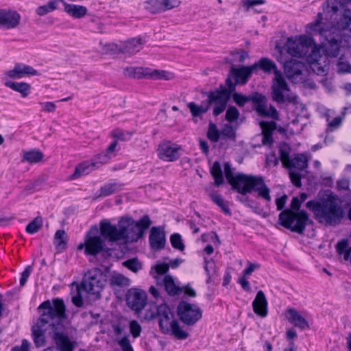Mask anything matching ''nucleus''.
Here are the masks:
<instances>
[{"label":"nucleus","mask_w":351,"mask_h":351,"mask_svg":"<svg viewBox=\"0 0 351 351\" xmlns=\"http://www.w3.org/2000/svg\"><path fill=\"white\" fill-rule=\"evenodd\" d=\"M111 135L117 141V140L126 141L130 140L133 133L132 132H124L122 130L117 128L112 132Z\"/></svg>","instance_id":"de8ad7c7"},{"label":"nucleus","mask_w":351,"mask_h":351,"mask_svg":"<svg viewBox=\"0 0 351 351\" xmlns=\"http://www.w3.org/2000/svg\"><path fill=\"white\" fill-rule=\"evenodd\" d=\"M62 2L64 5V11L75 18H82L87 13L86 8L83 5L66 3L64 1Z\"/></svg>","instance_id":"c756f323"},{"label":"nucleus","mask_w":351,"mask_h":351,"mask_svg":"<svg viewBox=\"0 0 351 351\" xmlns=\"http://www.w3.org/2000/svg\"><path fill=\"white\" fill-rule=\"evenodd\" d=\"M207 137L212 142H217L221 137V130H219L217 125L210 122L207 132Z\"/></svg>","instance_id":"37998d69"},{"label":"nucleus","mask_w":351,"mask_h":351,"mask_svg":"<svg viewBox=\"0 0 351 351\" xmlns=\"http://www.w3.org/2000/svg\"><path fill=\"white\" fill-rule=\"evenodd\" d=\"M280 158L284 166L287 164L291 158H290L291 147L287 143L280 144L279 147Z\"/></svg>","instance_id":"79ce46f5"},{"label":"nucleus","mask_w":351,"mask_h":351,"mask_svg":"<svg viewBox=\"0 0 351 351\" xmlns=\"http://www.w3.org/2000/svg\"><path fill=\"white\" fill-rule=\"evenodd\" d=\"M313 39L306 36H300L298 39L288 38L286 43L287 51L293 57L306 56L313 45Z\"/></svg>","instance_id":"ddd939ff"},{"label":"nucleus","mask_w":351,"mask_h":351,"mask_svg":"<svg viewBox=\"0 0 351 351\" xmlns=\"http://www.w3.org/2000/svg\"><path fill=\"white\" fill-rule=\"evenodd\" d=\"M21 15L15 10H0V28L10 29L16 28L21 22Z\"/></svg>","instance_id":"aec40b11"},{"label":"nucleus","mask_w":351,"mask_h":351,"mask_svg":"<svg viewBox=\"0 0 351 351\" xmlns=\"http://www.w3.org/2000/svg\"><path fill=\"white\" fill-rule=\"evenodd\" d=\"M38 75V71L34 69L32 66L23 63H16L14 64L12 69L5 73V78L18 80Z\"/></svg>","instance_id":"6ab92c4d"},{"label":"nucleus","mask_w":351,"mask_h":351,"mask_svg":"<svg viewBox=\"0 0 351 351\" xmlns=\"http://www.w3.org/2000/svg\"><path fill=\"white\" fill-rule=\"evenodd\" d=\"M289 177L291 180L293 184H294L297 187H300L302 186L301 182V174L297 170H291L289 171Z\"/></svg>","instance_id":"6e6d98bb"},{"label":"nucleus","mask_w":351,"mask_h":351,"mask_svg":"<svg viewBox=\"0 0 351 351\" xmlns=\"http://www.w3.org/2000/svg\"><path fill=\"white\" fill-rule=\"evenodd\" d=\"M262 144L271 146L274 143L272 131L263 129L262 131Z\"/></svg>","instance_id":"5fc2aeb1"},{"label":"nucleus","mask_w":351,"mask_h":351,"mask_svg":"<svg viewBox=\"0 0 351 351\" xmlns=\"http://www.w3.org/2000/svg\"><path fill=\"white\" fill-rule=\"evenodd\" d=\"M210 172L214 179L215 185L216 186H219L223 184L224 178L223 176L221 167L219 161H215L213 162V166L210 167Z\"/></svg>","instance_id":"7c9ffc66"},{"label":"nucleus","mask_w":351,"mask_h":351,"mask_svg":"<svg viewBox=\"0 0 351 351\" xmlns=\"http://www.w3.org/2000/svg\"><path fill=\"white\" fill-rule=\"evenodd\" d=\"M111 158L106 152L97 154L90 161H84L77 165L71 175V179L74 180L88 174L93 169L108 163Z\"/></svg>","instance_id":"f8f14e48"},{"label":"nucleus","mask_w":351,"mask_h":351,"mask_svg":"<svg viewBox=\"0 0 351 351\" xmlns=\"http://www.w3.org/2000/svg\"><path fill=\"white\" fill-rule=\"evenodd\" d=\"M180 149L181 146L170 141H164L158 146V157L161 160L167 162L176 161L180 156Z\"/></svg>","instance_id":"f3484780"},{"label":"nucleus","mask_w":351,"mask_h":351,"mask_svg":"<svg viewBox=\"0 0 351 351\" xmlns=\"http://www.w3.org/2000/svg\"><path fill=\"white\" fill-rule=\"evenodd\" d=\"M11 351H31L30 343L27 339H23L21 346L13 347Z\"/></svg>","instance_id":"774afa93"},{"label":"nucleus","mask_w":351,"mask_h":351,"mask_svg":"<svg viewBox=\"0 0 351 351\" xmlns=\"http://www.w3.org/2000/svg\"><path fill=\"white\" fill-rule=\"evenodd\" d=\"M236 130L237 128H234L232 125L226 123L221 130V136L231 141H235L237 137Z\"/></svg>","instance_id":"ea45409f"},{"label":"nucleus","mask_w":351,"mask_h":351,"mask_svg":"<svg viewBox=\"0 0 351 351\" xmlns=\"http://www.w3.org/2000/svg\"><path fill=\"white\" fill-rule=\"evenodd\" d=\"M170 242L172 247L180 251L184 250V244L182 242L181 235L178 233H174L170 237Z\"/></svg>","instance_id":"8fccbe9b"},{"label":"nucleus","mask_w":351,"mask_h":351,"mask_svg":"<svg viewBox=\"0 0 351 351\" xmlns=\"http://www.w3.org/2000/svg\"><path fill=\"white\" fill-rule=\"evenodd\" d=\"M253 73L254 70L252 65L241 66L232 65L226 80V85L230 89V91L234 92L237 85L247 84Z\"/></svg>","instance_id":"9d476101"},{"label":"nucleus","mask_w":351,"mask_h":351,"mask_svg":"<svg viewBox=\"0 0 351 351\" xmlns=\"http://www.w3.org/2000/svg\"><path fill=\"white\" fill-rule=\"evenodd\" d=\"M285 315L287 321L295 327L301 330L308 329L310 328L306 318L294 308H290L286 310Z\"/></svg>","instance_id":"4be33fe9"},{"label":"nucleus","mask_w":351,"mask_h":351,"mask_svg":"<svg viewBox=\"0 0 351 351\" xmlns=\"http://www.w3.org/2000/svg\"><path fill=\"white\" fill-rule=\"evenodd\" d=\"M233 92L234 91H230L229 88H226L223 85L221 84L218 88L207 93V104L210 106L211 104H216L225 101H228Z\"/></svg>","instance_id":"5701e85b"},{"label":"nucleus","mask_w":351,"mask_h":351,"mask_svg":"<svg viewBox=\"0 0 351 351\" xmlns=\"http://www.w3.org/2000/svg\"><path fill=\"white\" fill-rule=\"evenodd\" d=\"M119 346L121 347L122 351H134L128 336H125L117 341Z\"/></svg>","instance_id":"4d7b16f0"},{"label":"nucleus","mask_w":351,"mask_h":351,"mask_svg":"<svg viewBox=\"0 0 351 351\" xmlns=\"http://www.w3.org/2000/svg\"><path fill=\"white\" fill-rule=\"evenodd\" d=\"M123 265L133 272H137L141 269V265L137 258L129 259L123 263Z\"/></svg>","instance_id":"603ef678"},{"label":"nucleus","mask_w":351,"mask_h":351,"mask_svg":"<svg viewBox=\"0 0 351 351\" xmlns=\"http://www.w3.org/2000/svg\"><path fill=\"white\" fill-rule=\"evenodd\" d=\"M144 43L141 38H134L122 43V53L132 56L138 52L143 47Z\"/></svg>","instance_id":"393cba45"},{"label":"nucleus","mask_w":351,"mask_h":351,"mask_svg":"<svg viewBox=\"0 0 351 351\" xmlns=\"http://www.w3.org/2000/svg\"><path fill=\"white\" fill-rule=\"evenodd\" d=\"M165 289L171 296L179 295L183 292V289L176 285L173 278L170 275H166L163 279Z\"/></svg>","instance_id":"bb28decb"},{"label":"nucleus","mask_w":351,"mask_h":351,"mask_svg":"<svg viewBox=\"0 0 351 351\" xmlns=\"http://www.w3.org/2000/svg\"><path fill=\"white\" fill-rule=\"evenodd\" d=\"M279 223L284 228L299 234H303L307 226L313 224L308 213L302 210L293 213L292 210H284L278 215Z\"/></svg>","instance_id":"6e6552de"},{"label":"nucleus","mask_w":351,"mask_h":351,"mask_svg":"<svg viewBox=\"0 0 351 351\" xmlns=\"http://www.w3.org/2000/svg\"><path fill=\"white\" fill-rule=\"evenodd\" d=\"M147 293L142 289L131 288L125 294V302L131 310L139 313L147 304Z\"/></svg>","instance_id":"2eb2a0df"},{"label":"nucleus","mask_w":351,"mask_h":351,"mask_svg":"<svg viewBox=\"0 0 351 351\" xmlns=\"http://www.w3.org/2000/svg\"><path fill=\"white\" fill-rule=\"evenodd\" d=\"M43 154L38 149H32L29 152H25L23 154V160L26 161L30 164L37 163L41 161L43 158Z\"/></svg>","instance_id":"f704fd0d"},{"label":"nucleus","mask_w":351,"mask_h":351,"mask_svg":"<svg viewBox=\"0 0 351 351\" xmlns=\"http://www.w3.org/2000/svg\"><path fill=\"white\" fill-rule=\"evenodd\" d=\"M82 287L88 293L95 295L97 298H100V293L104 287L101 271L98 269L89 271L82 283Z\"/></svg>","instance_id":"4468645a"},{"label":"nucleus","mask_w":351,"mask_h":351,"mask_svg":"<svg viewBox=\"0 0 351 351\" xmlns=\"http://www.w3.org/2000/svg\"><path fill=\"white\" fill-rule=\"evenodd\" d=\"M33 271V266L32 265H28L25 267V270L21 273V276L20 278V285L21 287H23L29 277L31 273Z\"/></svg>","instance_id":"052dcab7"},{"label":"nucleus","mask_w":351,"mask_h":351,"mask_svg":"<svg viewBox=\"0 0 351 351\" xmlns=\"http://www.w3.org/2000/svg\"><path fill=\"white\" fill-rule=\"evenodd\" d=\"M157 316L159 328L163 334L173 335L180 340L189 337V334L181 328L178 320L173 319V314L167 305L161 304L158 306Z\"/></svg>","instance_id":"0eeeda50"},{"label":"nucleus","mask_w":351,"mask_h":351,"mask_svg":"<svg viewBox=\"0 0 351 351\" xmlns=\"http://www.w3.org/2000/svg\"><path fill=\"white\" fill-rule=\"evenodd\" d=\"M266 1L265 0H242L241 4L245 8L246 11H249L250 9L254 8L258 5L265 4Z\"/></svg>","instance_id":"13d9d810"},{"label":"nucleus","mask_w":351,"mask_h":351,"mask_svg":"<svg viewBox=\"0 0 351 351\" xmlns=\"http://www.w3.org/2000/svg\"><path fill=\"white\" fill-rule=\"evenodd\" d=\"M110 283L113 287H128L130 285V280L125 276L118 274L110 278Z\"/></svg>","instance_id":"4c0bfd02"},{"label":"nucleus","mask_w":351,"mask_h":351,"mask_svg":"<svg viewBox=\"0 0 351 351\" xmlns=\"http://www.w3.org/2000/svg\"><path fill=\"white\" fill-rule=\"evenodd\" d=\"M348 243L346 239L339 241L336 245V249L339 254H344V259L346 260V253L348 252Z\"/></svg>","instance_id":"bf43d9fd"},{"label":"nucleus","mask_w":351,"mask_h":351,"mask_svg":"<svg viewBox=\"0 0 351 351\" xmlns=\"http://www.w3.org/2000/svg\"><path fill=\"white\" fill-rule=\"evenodd\" d=\"M239 110L234 106H228L226 112V120L229 123H234L239 117Z\"/></svg>","instance_id":"09e8293b"},{"label":"nucleus","mask_w":351,"mask_h":351,"mask_svg":"<svg viewBox=\"0 0 351 351\" xmlns=\"http://www.w3.org/2000/svg\"><path fill=\"white\" fill-rule=\"evenodd\" d=\"M123 184L119 182L107 183L102 186L99 192V197H106L122 190Z\"/></svg>","instance_id":"473e14b6"},{"label":"nucleus","mask_w":351,"mask_h":351,"mask_svg":"<svg viewBox=\"0 0 351 351\" xmlns=\"http://www.w3.org/2000/svg\"><path fill=\"white\" fill-rule=\"evenodd\" d=\"M308 162L307 158L304 154H298L296 156L290 159V160L286 164L285 167L293 170H304L307 167Z\"/></svg>","instance_id":"c85d7f7f"},{"label":"nucleus","mask_w":351,"mask_h":351,"mask_svg":"<svg viewBox=\"0 0 351 351\" xmlns=\"http://www.w3.org/2000/svg\"><path fill=\"white\" fill-rule=\"evenodd\" d=\"M172 74L165 71L159 70H149V74H147V78L153 80H169L171 79Z\"/></svg>","instance_id":"49530a36"},{"label":"nucleus","mask_w":351,"mask_h":351,"mask_svg":"<svg viewBox=\"0 0 351 351\" xmlns=\"http://www.w3.org/2000/svg\"><path fill=\"white\" fill-rule=\"evenodd\" d=\"M4 85L6 87L21 93L23 98L27 97L30 93L31 85L26 82H17L6 80L4 82Z\"/></svg>","instance_id":"a878e982"},{"label":"nucleus","mask_w":351,"mask_h":351,"mask_svg":"<svg viewBox=\"0 0 351 351\" xmlns=\"http://www.w3.org/2000/svg\"><path fill=\"white\" fill-rule=\"evenodd\" d=\"M130 331L134 339L141 335L142 328L136 320H132L130 322Z\"/></svg>","instance_id":"864d4df0"},{"label":"nucleus","mask_w":351,"mask_h":351,"mask_svg":"<svg viewBox=\"0 0 351 351\" xmlns=\"http://www.w3.org/2000/svg\"><path fill=\"white\" fill-rule=\"evenodd\" d=\"M66 232L64 230H58L56 231L54 237L56 247L60 249H66V243L64 240Z\"/></svg>","instance_id":"3c124183"},{"label":"nucleus","mask_w":351,"mask_h":351,"mask_svg":"<svg viewBox=\"0 0 351 351\" xmlns=\"http://www.w3.org/2000/svg\"><path fill=\"white\" fill-rule=\"evenodd\" d=\"M177 314L184 324L193 326L201 319L202 311L196 304L181 301L177 307Z\"/></svg>","instance_id":"9b49d317"},{"label":"nucleus","mask_w":351,"mask_h":351,"mask_svg":"<svg viewBox=\"0 0 351 351\" xmlns=\"http://www.w3.org/2000/svg\"><path fill=\"white\" fill-rule=\"evenodd\" d=\"M123 74L125 76L131 78L141 79L143 77H147V74H149V69L128 66L123 69Z\"/></svg>","instance_id":"cd10ccee"},{"label":"nucleus","mask_w":351,"mask_h":351,"mask_svg":"<svg viewBox=\"0 0 351 351\" xmlns=\"http://www.w3.org/2000/svg\"><path fill=\"white\" fill-rule=\"evenodd\" d=\"M63 0H51L47 4L39 6L36 9V14L39 16H44L58 8V2Z\"/></svg>","instance_id":"e433bc0d"},{"label":"nucleus","mask_w":351,"mask_h":351,"mask_svg":"<svg viewBox=\"0 0 351 351\" xmlns=\"http://www.w3.org/2000/svg\"><path fill=\"white\" fill-rule=\"evenodd\" d=\"M152 221L148 215L143 216L138 221L130 217H121L118 226L104 219L100 221V235L109 243L120 241L136 242L143 238L145 232L149 228Z\"/></svg>","instance_id":"f03ea898"},{"label":"nucleus","mask_w":351,"mask_h":351,"mask_svg":"<svg viewBox=\"0 0 351 351\" xmlns=\"http://www.w3.org/2000/svg\"><path fill=\"white\" fill-rule=\"evenodd\" d=\"M149 242L151 248L155 252L164 249L166 243L165 231L160 227H152L150 230Z\"/></svg>","instance_id":"412c9836"},{"label":"nucleus","mask_w":351,"mask_h":351,"mask_svg":"<svg viewBox=\"0 0 351 351\" xmlns=\"http://www.w3.org/2000/svg\"><path fill=\"white\" fill-rule=\"evenodd\" d=\"M344 118H345V116H343L342 114L341 116L336 117L332 120H330L328 118L327 119L328 125H327L326 132H333V131L339 129L341 127Z\"/></svg>","instance_id":"c03bdc74"},{"label":"nucleus","mask_w":351,"mask_h":351,"mask_svg":"<svg viewBox=\"0 0 351 351\" xmlns=\"http://www.w3.org/2000/svg\"><path fill=\"white\" fill-rule=\"evenodd\" d=\"M267 304V300L264 292L261 290L258 291L252 302L254 313L261 317H266L268 313Z\"/></svg>","instance_id":"b1692460"},{"label":"nucleus","mask_w":351,"mask_h":351,"mask_svg":"<svg viewBox=\"0 0 351 351\" xmlns=\"http://www.w3.org/2000/svg\"><path fill=\"white\" fill-rule=\"evenodd\" d=\"M43 226V219L38 216L29 222L26 226L25 230L29 234L37 232Z\"/></svg>","instance_id":"a19ab883"},{"label":"nucleus","mask_w":351,"mask_h":351,"mask_svg":"<svg viewBox=\"0 0 351 351\" xmlns=\"http://www.w3.org/2000/svg\"><path fill=\"white\" fill-rule=\"evenodd\" d=\"M192 115L193 117H199L202 114L206 113L209 109V105L206 104V107L199 106L194 102H190L187 104Z\"/></svg>","instance_id":"a18cd8bd"},{"label":"nucleus","mask_w":351,"mask_h":351,"mask_svg":"<svg viewBox=\"0 0 351 351\" xmlns=\"http://www.w3.org/2000/svg\"><path fill=\"white\" fill-rule=\"evenodd\" d=\"M306 207L313 213L318 222L326 225L337 226L344 216L342 207L330 198L308 201Z\"/></svg>","instance_id":"423d86ee"},{"label":"nucleus","mask_w":351,"mask_h":351,"mask_svg":"<svg viewBox=\"0 0 351 351\" xmlns=\"http://www.w3.org/2000/svg\"><path fill=\"white\" fill-rule=\"evenodd\" d=\"M254 72L258 69L266 73H271L272 71L275 75V83L272 86V98L277 103H297V97L294 95L286 94L290 91L289 87L282 76V73L277 69L275 62L267 58H262L258 62L252 65Z\"/></svg>","instance_id":"39448f33"},{"label":"nucleus","mask_w":351,"mask_h":351,"mask_svg":"<svg viewBox=\"0 0 351 351\" xmlns=\"http://www.w3.org/2000/svg\"><path fill=\"white\" fill-rule=\"evenodd\" d=\"M213 202L221 208L222 211L227 215H231L232 213L229 208L228 203L219 194H213L210 196Z\"/></svg>","instance_id":"c9c22d12"},{"label":"nucleus","mask_w":351,"mask_h":351,"mask_svg":"<svg viewBox=\"0 0 351 351\" xmlns=\"http://www.w3.org/2000/svg\"><path fill=\"white\" fill-rule=\"evenodd\" d=\"M228 101H226L215 104V106L213 108V115L217 117L222 113L225 110Z\"/></svg>","instance_id":"69168bd1"},{"label":"nucleus","mask_w":351,"mask_h":351,"mask_svg":"<svg viewBox=\"0 0 351 351\" xmlns=\"http://www.w3.org/2000/svg\"><path fill=\"white\" fill-rule=\"evenodd\" d=\"M154 268L155 271L158 275L165 274L169 269V265L166 263H157L152 269Z\"/></svg>","instance_id":"e2e57ef3"},{"label":"nucleus","mask_w":351,"mask_h":351,"mask_svg":"<svg viewBox=\"0 0 351 351\" xmlns=\"http://www.w3.org/2000/svg\"><path fill=\"white\" fill-rule=\"evenodd\" d=\"M233 171L231 165L228 162H225V176L234 191L243 195L254 191L258 193V197L266 202H271L270 189L265 184L263 176L247 175L243 173L234 175Z\"/></svg>","instance_id":"20e7f679"},{"label":"nucleus","mask_w":351,"mask_h":351,"mask_svg":"<svg viewBox=\"0 0 351 351\" xmlns=\"http://www.w3.org/2000/svg\"><path fill=\"white\" fill-rule=\"evenodd\" d=\"M323 10L325 19L330 21L332 26L328 29L322 28L319 34L328 42L324 47L326 55L335 58L339 53L342 30L349 28L351 31V12L344 9L338 0H328Z\"/></svg>","instance_id":"f257e3e1"},{"label":"nucleus","mask_w":351,"mask_h":351,"mask_svg":"<svg viewBox=\"0 0 351 351\" xmlns=\"http://www.w3.org/2000/svg\"><path fill=\"white\" fill-rule=\"evenodd\" d=\"M337 70L341 73H351V64L348 62H339L337 63Z\"/></svg>","instance_id":"338daca9"},{"label":"nucleus","mask_w":351,"mask_h":351,"mask_svg":"<svg viewBox=\"0 0 351 351\" xmlns=\"http://www.w3.org/2000/svg\"><path fill=\"white\" fill-rule=\"evenodd\" d=\"M104 50L106 52H111L112 53H122V45L115 43L107 44L104 47Z\"/></svg>","instance_id":"680f3d73"},{"label":"nucleus","mask_w":351,"mask_h":351,"mask_svg":"<svg viewBox=\"0 0 351 351\" xmlns=\"http://www.w3.org/2000/svg\"><path fill=\"white\" fill-rule=\"evenodd\" d=\"M145 8L151 14H158L178 8L181 4L180 0H148Z\"/></svg>","instance_id":"a211bd4d"},{"label":"nucleus","mask_w":351,"mask_h":351,"mask_svg":"<svg viewBox=\"0 0 351 351\" xmlns=\"http://www.w3.org/2000/svg\"><path fill=\"white\" fill-rule=\"evenodd\" d=\"M38 311L40 315L36 324L32 326V331L34 343L39 348L45 345L47 325L49 331H51L53 322L66 317V306L62 299L57 298L52 301L47 300L42 302L38 307Z\"/></svg>","instance_id":"7ed1b4c3"},{"label":"nucleus","mask_w":351,"mask_h":351,"mask_svg":"<svg viewBox=\"0 0 351 351\" xmlns=\"http://www.w3.org/2000/svg\"><path fill=\"white\" fill-rule=\"evenodd\" d=\"M232 97L234 102L240 107L244 106L248 102H256L258 101L255 97V93L250 95H244L234 91L232 93Z\"/></svg>","instance_id":"72a5a7b5"},{"label":"nucleus","mask_w":351,"mask_h":351,"mask_svg":"<svg viewBox=\"0 0 351 351\" xmlns=\"http://www.w3.org/2000/svg\"><path fill=\"white\" fill-rule=\"evenodd\" d=\"M255 97L258 99V101L252 102L255 104V110L257 114L263 117H267L268 112L266 106V97L262 94L255 92Z\"/></svg>","instance_id":"2f4dec72"},{"label":"nucleus","mask_w":351,"mask_h":351,"mask_svg":"<svg viewBox=\"0 0 351 351\" xmlns=\"http://www.w3.org/2000/svg\"><path fill=\"white\" fill-rule=\"evenodd\" d=\"M204 263H205L204 269L206 272V274L208 276L206 282L210 283L213 280V279L215 278V276H217L216 269H215V263L212 259L208 260L206 258H205Z\"/></svg>","instance_id":"58836bf2"},{"label":"nucleus","mask_w":351,"mask_h":351,"mask_svg":"<svg viewBox=\"0 0 351 351\" xmlns=\"http://www.w3.org/2000/svg\"><path fill=\"white\" fill-rule=\"evenodd\" d=\"M311 48V53L308 54V58L310 62H318L320 58V51L319 49L315 46H313Z\"/></svg>","instance_id":"0e129e2a"},{"label":"nucleus","mask_w":351,"mask_h":351,"mask_svg":"<svg viewBox=\"0 0 351 351\" xmlns=\"http://www.w3.org/2000/svg\"><path fill=\"white\" fill-rule=\"evenodd\" d=\"M67 315L66 317L61 319L56 320L52 324V330L49 332V336L55 343V348L59 351H74L75 342L72 341L65 326L67 320Z\"/></svg>","instance_id":"1a4fd4ad"},{"label":"nucleus","mask_w":351,"mask_h":351,"mask_svg":"<svg viewBox=\"0 0 351 351\" xmlns=\"http://www.w3.org/2000/svg\"><path fill=\"white\" fill-rule=\"evenodd\" d=\"M98 229L93 227L86 234V255L97 256L106 250V244L101 236L97 235Z\"/></svg>","instance_id":"dca6fc26"}]
</instances>
